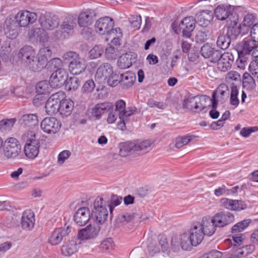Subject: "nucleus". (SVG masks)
Masks as SVG:
<instances>
[{"instance_id": "nucleus-1", "label": "nucleus", "mask_w": 258, "mask_h": 258, "mask_svg": "<svg viewBox=\"0 0 258 258\" xmlns=\"http://www.w3.org/2000/svg\"><path fill=\"white\" fill-rule=\"evenodd\" d=\"M237 16L232 21L231 25L220 30L217 33V46L222 49H227L233 40H235L240 34V26H237Z\"/></svg>"}, {"instance_id": "nucleus-2", "label": "nucleus", "mask_w": 258, "mask_h": 258, "mask_svg": "<svg viewBox=\"0 0 258 258\" xmlns=\"http://www.w3.org/2000/svg\"><path fill=\"white\" fill-rule=\"evenodd\" d=\"M153 142L147 140L142 142H126L119 145V155L122 157L131 156L135 157L149 152Z\"/></svg>"}, {"instance_id": "nucleus-3", "label": "nucleus", "mask_w": 258, "mask_h": 258, "mask_svg": "<svg viewBox=\"0 0 258 258\" xmlns=\"http://www.w3.org/2000/svg\"><path fill=\"white\" fill-rule=\"evenodd\" d=\"M119 76L113 71L112 66L109 63L104 62L97 69L95 79L100 83L106 82L112 87L116 86L120 83Z\"/></svg>"}, {"instance_id": "nucleus-4", "label": "nucleus", "mask_w": 258, "mask_h": 258, "mask_svg": "<svg viewBox=\"0 0 258 258\" xmlns=\"http://www.w3.org/2000/svg\"><path fill=\"white\" fill-rule=\"evenodd\" d=\"M62 58L69 63V70L71 74L78 75L85 70L86 66L85 61L76 52H66L63 54Z\"/></svg>"}, {"instance_id": "nucleus-5", "label": "nucleus", "mask_w": 258, "mask_h": 258, "mask_svg": "<svg viewBox=\"0 0 258 258\" xmlns=\"http://www.w3.org/2000/svg\"><path fill=\"white\" fill-rule=\"evenodd\" d=\"M22 138L26 142L24 149L25 156L29 159L35 158L39 152V139L36 138L35 133L33 131L26 132Z\"/></svg>"}, {"instance_id": "nucleus-6", "label": "nucleus", "mask_w": 258, "mask_h": 258, "mask_svg": "<svg viewBox=\"0 0 258 258\" xmlns=\"http://www.w3.org/2000/svg\"><path fill=\"white\" fill-rule=\"evenodd\" d=\"M76 27V16L69 14L59 25L58 30L56 32L55 37L57 39L67 38L73 34Z\"/></svg>"}, {"instance_id": "nucleus-7", "label": "nucleus", "mask_w": 258, "mask_h": 258, "mask_svg": "<svg viewBox=\"0 0 258 258\" xmlns=\"http://www.w3.org/2000/svg\"><path fill=\"white\" fill-rule=\"evenodd\" d=\"M108 216V212L105 206L103 199L97 197L94 202L91 218L97 224L102 225L107 221Z\"/></svg>"}, {"instance_id": "nucleus-8", "label": "nucleus", "mask_w": 258, "mask_h": 258, "mask_svg": "<svg viewBox=\"0 0 258 258\" xmlns=\"http://www.w3.org/2000/svg\"><path fill=\"white\" fill-rule=\"evenodd\" d=\"M257 47L258 43L255 42V40L249 38H244L241 42L238 43L236 45V50L240 61H245V55H250L251 53V55L254 56Z\"/></svg>"}, {"instance_id": "nucleus-9", "label": "nucleus", "mask_w": 258, "mask_h": 258, "mask_svg": "<svg viewBox=\"0 0 258 258\" xmlns=\"http://www.w3.org/2000/svg\"><path fill=\"white\" fill-rule=\"evenodd\" d=\"M3 150L5 157L14 159L21 153V146L16 138H10L5 142Z\"/></svg>"}, {"instance_id": "nucleus-10", "label": "nucleus", "mask_w": 258, "mask_h": 258, "mask_svg": "<svg viewBox=\"0 0 258 258\" xmlns=\"http://www.w3.org/2000/svg\"><path fill=\"white\" fill-rule=\"evenodd\" d=\"M114 111L118 113L119 121L117 123L118 127L122 131L126 129L125 118H127L134 114L133 110H126V104L123 100H117L115 103Z\"/></svg>"}, {"instance_id": "nucleus-11", "label": "nucleus", "mask_w": 258, "mask_h": 258, "mask_svg": "<svg viewBox=\"0 0 258 258\" xmlns=\"http://www.w3.org/2000/svg\"><path fill=\"white\" fill-rule=\"evenodd\" d=\"M195 21L192 17H185L179 23L177 27L173 25V29L176 34L182 32V36L186 38H190L191 32L195 28Z\"/></svg>"}, {"instance_id": "nucleus-12", "label": "nucleus", "mask_w": 258, "mask_h": 258, "mask_svg": "<svg viewBox=\"0 0 258 258\" xmlns=\"http://www.w3.org/2000/svg\"><path fill=\"white\" fill-rule=\"evenodd\" d=\"M113 26V20L109 17L100 18L95 24L96 32L100 35H111L112 30L114 29Z\"/></svg>"}, {"instance_id": "nucleus-13", "label": "nucleus", "mask_w": 258, "mask_h": 258, "mask_svg": "<svg viewBox=\"0 0 258 258\" xmlns=\"http://www.w3.org/2000/svg\"><path fill=\"white\" fill-rule=\"evenodd\" d=\"M64 227L55 228L51 233L48 238V242L51 245H56L59 244L63 238L68 236L71 232V227L68 225Z\"/></svg>"}, {"instance_id": "nucleus-14", "label": "nucleus", "mask_w": 258, "mask_h": 258, "mask_svg": "<svg viewBox=\"0 0 258 258\" xmlns=\"http://www.w3.org/2000/svg\"><path fill=\"white\" fill-rule=\"evenodd\" d=\"M61 122L55 117H46L40 123L41 130L49 134H55L61 127Z\"/></svg>"}, {"instance_id": "nucleus-15", "label": "nucleus", "mask_w": 258, "mask_h": 258, "mask_svg": "<svg viewBox=\"0 0 258 258\" xmlns=\"http://www.w3.org/2000/svg\"><path fill=\"white\" fill-rule=\"evenodd\" d=\"M68 74L64 69L55 70L50 77V83L53 88H60L67 80Z\"/></svg>"}, {"instance_id": "nucleus-16", "label": "nucleus", "mask_w": 258, "mask_h": 258, "mask_svg": "<svg viewBox=\"0 0 258 258\" xmlns=\"http://www.w3.org/2000/svg\"><path fill=\"white\" fill-rule=\"evenodd\" d=\"M220 52V50L216 49L213 44L209 43H205L200 50L202 56L205 58H209L212 62H216Z\"/></svg>"}, {"instance_id": "nucleus-17", "label": "nucleus", "mask_w": 258, "mask_h": 258, "mask_svg": "<svg viewBox=\"0 0 258 258\" xmlns=\"http://www.w3.org/2000/svg\"><path fill=\"white\" fill-rule=\"evenodd\" d=\"M213 220L218 227H223L234 221V216L229 212L222 211L214 215Z\"/></svg>"}, {"instance_id": "nucleus-18", "label": "nucleus", "mask_w": 258, "mask_h": 258, "mask_svg": "<svg viewBox=\"0 0 258 258\" xmlns=\"http://www.w3.org/2000/svg\"><path fill=\"white\" fill-rule=\"evenodd\" d=\"M216 62H217V68L219 71L226 72L231 69L234 61V56L231 53L226 52L222 54L220 52Z\"/></svg>"}, {"instance_id": "nucleus-19", "label": "nucleus", "mask_w": 258, "mask_h": 258, "mask_svg": "<svg viewBox=\"0 0 258 258\" xmlns=\"http://www.w3.org/2000/svg\"><path fill=\"white\" fill-rule=\"evenodd\" d=\"M60 93H56L51 95L47 100L45 108L46 113L49 115L55 114L59 111Z\"/></svg>"}, {"instance_id": "nucleus-20", "label": "nucleus", "mask_w": 258, "mask_h": 258, "mask_svg": "<svg viewBox=\"0 0 258 258\" xmlns=\"http://www.w3.org/2000/svg\"><path fill=\"white\" fill-rule=\"evenodd\" d=\"M15 18L20 27H26L35 22L37 19V15L35 13L24 11L19 12Z\"/></svg>"}, {"instance_id": "nucleus-21", "label": "nucleus", "mask_w": 258, "mask_h": 258, "mask_svg": "<svg viewBox=\"0 0 258 258\" xmlns=\"http://www.w3.org/2000/svg\"><path fill=\"white\" fill-rule=\"evenodd\" d=\"M19 27L20 26L15 17L6 19L4 29L7 36L11 39L16 38L18 34Z\"/></svg>"}, {"instance_id": "nucleus-22", "label": "nucleus", "mask_w": 258, "mask_h": 258, "mask_svg": "<svg viewBox=\"0 0 258 258\" xmlns=\"http://www.w3.org/2000/svg\"><path fill=\"white\" fill-rule=\"evenodd\" d=\"M216 223L213 220V217L209 216L204 217L200 223H198L200 226L205 235L210 236L214 234L216 228Z\"/></svg>"}, {"instance_id": "nucleus-23", "label": "nucleus", "mask_w": 258, "mask_h": 258, "mask_svg": "<svg viewBox=\"0 0 258 258\" xmlns=\"http://www.w3.org/2000/svg\"><path fill=\"white\" fill-rule=\"evenodd\" d=\"M18 56L22 63L25 66L33 60L36 56V52L32 46L26 45L19 50Z\"/></svg>"}, {"instance_id": "nucleus-24", "label": "nucleus", "mask_w": 258, "mask_h": 258, "mask_svg": "<svg viewBox=\"0 0 258 258\" xmlns=\"http://www.w3.org/2000/svg\"><path fill=\"white\" fill-rule=\"evenodd\" d=\"M137 55L134 52L130 51L120 56L117 61V66L120 69L130 68L136 61Z\"/></svg>"}, {"instance_id": "nucleus-25", "label": "nucleus", "mask_w": 258, "mask_h": 258, "mask_svg": "<svg viewBox=\"0 0 258 258\" xmlns=\"http://www.w3.org/2000/svg\"><path fill=\"white\" fill-rule=\"evenodd\" d=\"M100 230L98 227L90 224L78 231V237L80 240H88L95 238Z\"/></svg>"}, {"instance_id": "nucleus-26", "label": "nucleus", "mask_w": 258, "mask_h": 258, "mask_svg": "<svg viewBox=\"0 0 258 258\" xmlns=\"http://www.w3.org/2000/svg\"><path fill=\"white\" fill-rule=\"evenodd\" d=\"M221 204L225 208L232 211H241L247 208L246 204L241 200L223 198L221 200Z\"/></svg>"}, {"instance_id": "nucleus-27", "label": "nucleus", "mask_w": 258, "mask_h": 258, "mask_svg": "<svg viewBox=\"0 0 258 258\" xmlns=\"http://www.w3.org/2000/svg\"><path fill=\"white\" fill-rule=\"evenodd\" d=\"M80 241L77 238H72L63 243L61 248V253L64 256H70L77 251Z\"/></svg>"}, {"instance_id": "nucleus-28", "label": "nucleus", "mask_w": 258, "mask_h": 258, "mask_svg": "<svg viewBox=\"0 0 258 258\" xmlns=\"http://www.w3.org/2000/svg\"><path fill=\"white\" fill-rule=\"evenodd\" d=\"M39 22L44 30H53L59 25L58 19L55 16L42 15L39 17Z\"/></svg>"}, {"instance_id": "nucleus-29", "label": "nucleus", "mask_w": 258, "mask_h": 258, "mask_svg": "<svg viewBox=\"0 0 258 258\" xmlns=\"http://www.w3.org/2000/svg\"><path fill=\"white\" fill-rule=\"evenodd\" d=\"M90 217V210L88 208L82 207L79 209L74 215V220L76 224L80 226L85 225L89 220Z\"/></svg>"}, {"instance_id": "nucleus-30", "label": "nucleus", "mask_w": 258, "mask_h": 258, "mask_svg": "<svg viewBox=\"0 0 258 258\" xmlns=\"http://www.w3.org/2000/svg\"><path fill=\"white\" fill-rule=\"evenodd\" d=\"M113 107V104L109 102L97 104L92 109V115L96 119H99L103 114L112 110Z\"/></svg>"}, {"instance_id": "nucleus-31", "label": "nucleus", "mask_w": 258, "mask_h": 258, "mask_svg": "<svg viewBox=\"0 0 258 258\" xmlns=\"http://www.w3.org/2000/svg\"><path fill=\"white\" fill-rule=\"evenodd\" d=\"M19 123L23 127L33 128L38 124V115L35 113L24 114L19 119Z\"/></svg>"}, {"instance_id": "nucleus-32", "label": "nucleus", "mask_w": 258, "mask_h": 258, "mask_svg": "<svg viewBox=\"0 0 258 258\" xmlns=\"http://www.w3.org/2000/svg\"><path fill=\"white\" fill-rule=\"evenodd\" d=\"M214 14L217 19L223 21L228 18L231 19L232 10L231 6L220 5L215 9Z\"/></svg>"}, {"instance_id": "nucleus-33", "label": "nucleus", "mask_w": 258, "mask_h": 258, "mask_svg": "<svg viewBox=\"0 0 258 258\" xmlns=\"http://www.w3.org/2000/svg\"><path fill=\"white\" fill-rule=\"evenodd\" d=\"M217 94L219 95L220 101H223L225 96L228 97L229 94V90L228 87L224 85H220L215 91H214L212 94V106L214 108H217L218 102L219 100L217 99Z\"/></svg>"}, {"instance_id": "nucleus-34", "label": "nucleus", "mask_w": 258, "mask_h": 258, "mask_svg": "<svg viewBox=\"0 0 258 258\" xmlns=\"http://www.w3.org/2000/svg\"><path fill=\"white\" fill-rule=\"evenodd\" d=\"M34 214L31 210L25 211L21 217V226L23 229L30 230L35 225Z\"/></svg>"}, {"instance_id": "nucleus-35", "label": "nucleus", "mask_w": 258, "mask_h": 258, "mask_svg": "<svg viewBox=\"0 0 258 258\" xmlns=\"http://www.w3.org/2000/svg\"><path fill=\"white\" fill-rule=\"evenodd\" d=\"M188 235L191 239L192 246H196L202 241L205 234L197 223L191 227Z\"/></svg>"}, {"instance_id": "nucleus-36", "label": "nucleus", "mask_w": 258, "mask_h": 258, "mask_svg": "<svg viewBox=\"0 0 258 258\" xmlns=\"http://www.w3.org/2000/svg\"><path fill=\"white\" fill-rule=\"evenodd\" d=\"M197 23L202 27H207L213 19V13L209 10H203L196 15Z\"/></svg>"}, {"instance_id": "nucleus-37", "label": "nucleus", "mask_w": 258, "mask_h": 258, "mask_svg": "<svg viewBox=\"0 0 258 258\" xmlns=\"http://www.w3.org/2000/svg\"><path fill=\"white\" fill-rule=\"evenodd\" d=\"M120 82L124 89H127L132 87L136 79L135 74L132 72H126L119 76Z\"/></svg>"}, {"instance_id": "nucleus-38", "label": "nucleus", "mask_w": 258, "mask_h": 258, "mask_svg": "<svg viewBox=\"0 0 258 258\" xmlns=\"http://www.w3.org/2000/svg\"><path fill=\"white\" fill-rule=\"evenodd\" d=\"M59 113L62 116L67 117L70 115L74 108V102L70 99H60Z\"/></svg>"}, {"instance_id": "nucleus-39", "label": "nucleus", "mask_w": 258, "mask_h": 258, "mask_svg": "<svg viewBox=\"0 0 258 258\" xmlns=\"http://www.w3.org/2000/svg\"><path fill=\"white\" fill-rule=\"evenodd\" d=\"M92 17L91 13L88 11L80 13L78 17V25L81 27H85L92 23Z\"/></svg>"}, {"instance_id": "nucleus-40", "label": "nucleus", "mask_w": 258, "mask_h": 258, "mask_svg": "<svg viewBox=\"0 0 258 258\" xmlns=\"http://www.w3.org/2000/svg\"><path fill=\"white\" fill-rule=\"evenodd\" d=\"M37 56H36L33 60L30 61L29 63L25 66L28 67L30 70L33 72H40L45 67V64H44Z\"/></svg>"}, {"instance_id": "nucleus-41", "label": "nucleus", "mask_w": 258, "mask_h": 258, "mask_svg": "<svg viewBox=\"0 0 258 258\" xmlns=\"http://www.w3.org/2000/svg\"><path fill=\"white\" fill-rule=\"evenodd\" d=\"M53 88L50 83V81H42L38 83L36 86V90L38 94H45L49 93L51 88Z\"/></svg>"}, {"instance_id": "nucleus-42", "label": "nucleus", "mask_w": 258, "mask_h": 258, "mask_svg": "<svg viewBox=\"0 0 258 258\" xmlns=\"http://www.w3.org/2000/svg\"><path fill=\"white\" fill-rule=\"evenodd\" d=\"M251 220L249 219H245L233 225L231 228V233H236L244 230L250 224Z\"/></svg>"}, {"instance_id": "nucleus-43", "label": "nucleus", "mask_w": 258, "mask_h": 258, "mask_svg": "<svg viewBox=\"0 0 258 258\" xmlns=\"http://www.w3.org/2000/svg\"><path fill=\"white\" fill-rule=\"evenodd\" d=\"M81 81L76 77H71L65 83L66 88L68 91H75L80 85Z\"/></svg>"}, {"instance_id": "nucleus-44", "label": "nucleus", "mask_w": 258, "mask_h": 258, "mask_svg": "<svg viewBox=\"0 0 258 258\" xmlns=\"http://www.w3.org/2000/svg\"><path fill=\"white\" fill-rule=\"evenodd\" d=\"M255 16L252 14H246L243 19L241 24L238 26H240V32L244 28H246V31L248 30L249 28L253 25L255 20Z\"/></svg>"}, {"instance_id": "nucleus-45", "label": "nucleus", "mask_w": 258, "mask_h": 258, "mask_svg": "<svg viewBox=\"0 0 258 258\" xmlns=\"http://www.w3.org/2000/svg\"><path fill=\"white\" fill-rule=\"evenodd\" d=\"M242 84L243 87L247 90H253L256 87L254 79L248 73L244 74Z\"/></svg>"}, {"instance_id": "nucleus-46", "label": "nucleus", "mask_w": 258, "mask_h": 258, "mask_svg": "<svg viewBox=\"0 0 258 258\" xmlns=\"http://www.w3.org/2000/svg\"><path fill=\"white\" fill-rule=\"evenodd\" d=\"M122 201V198L117 195H113L111 196L110 202L108 205L110 212V218L112 219L113 217V212L115 207L120 205Z\"/></svg>"}, {"instance_id": "nucleus-47", "label": "nucleus", "mask_w": 258, "mask_h": 258, "mask_svg": "<svg viewBox=\"0 0 258 258\" xmlns=\"http://www.w3.org/2000/svg\"><path fill=\"white\" fill-rule=\"evenodd\" d=\"M112 35L113 38L111 42V44L112 46L114 45L115 47H118L120 45L121 38L122 37V34L121 32V30L119 28H116L112 30Z\"/></svg>"}, {"instance_id": "nucleus-48", "label": "nucleus", "mask_w": 258, "mask_h": 258, "mask_svg": "<svg viewBox=\"0 0 258 258\" xmlns=\"http://www.w3.org/2000/svg\"><path fill=\"white\" fill-rule=\"evenodd\" d=\"M179 242L181 248L183 250H188L192 245L191 239L187 233H183L180 235Z\"/></svg>"}, {"instance_id": "nucleus-49", "label": "nucleus", "mask_w": 258, "mask_h": 258, "mask_svg": "<svg viewBox=\"0 0 258 258\" xmlns=\"http://www.w3.org/2000/svg\"><path fill=\"white\" fill-rule=\"evenodd\" d=\"M119 49L112 45H108L106 49L105 55L107 59L113 60L116 59Z\"/></svg>"}, {"instance_id": "nucleus-50", "label": "nucleus", "mask_w": 258, "mask_h": 258, "mask_svg": "<svg viewBox=\"0 0 258 258\" xmlns=\"http://www.w3.org/2000/svg\"><path fill=\"white\" fill-rule=\"evenodd\" d=\"M198 96H188L184 99L183 103V107L187 109L196 110V105H197Z\"/></svg>"}, {"instance_id": "nucleus-51", "label": "nucleus", "mask_w": 258, "mask_h": 258, "mask_svg": "<svg viewBox=\"0 0 258 258\" xmlns=\"http://www.w3.org/2000/svg\"><path fill=\"white\" fill-rule=\"evenodd\" d=\"M51 51L48 47H43L40 49L37 57L46 65L48 59L51 56Z\"/></svg>"}, {"instance_id": "nucleus-52", "label": "nucleus", "mask_w": 258, "mask_h": 258, "mask_svg": "<svg viewBox=\"0 0 258 258\" xmlns=\"http://www.w3.org/2000/svg\"><path fill=\"white\" fill-rule=\"evenodd\" d=\"M47 69H49L51 70L56 69H63V62L61 59L59 58H54L49 60L47 63H46V66Z\"/></svg>"}, {"instance_id": "nucleus-53", "label": "nucleus", "mask_w": 258, "mask_h": 258, "mask_svg": "<svg viewBox=\"0 0 258 258\" xmlns=\"http://www.w3.org/2000/svg\"><path fill=\"white\" fill-rule=\"evenodd\" d=\"M238 95V90L236 86L231 87L230 102L232 105L237 106L239 103L237 96Z\"/></svg>"}, {"instance_id": "nucleus-54", "label": "nucleus", "mask_w": 258, "mask_h": 258, "mask_svg": "<svg viewBox=\"0 0 258 258\" xmlns=\"http://www.w3.org/2000/svg\"><path fill=\"white\" fill-rule=\"evenodd\" d=\"M135 217L134 214L127 213H122L118 216L117 222L121 225H123L131 221Z\"/></svg>"}, {"instance_id": "nucleus-55", "label": "nucleus", "mask_w": 258, "mask_h": 258, "mask_svg": "<svg viewBox=\"0 0 258 258\" xmlns=\"http://www.w3.org/2000/svg\"><path fill=\"white\" fill-rule=\"evenodd\" d=\"M255 249V246L253 244L246 245L242 246L237 250L238 255L246 256L252 253Z\"/></svg>"}, {"instance_id": "nucleus-56", "label": "nucleus", "mask_w": 258, "mask_h": 258, "mask_svg": "<svg viewBox=\"0 0 258 258\" xmlns=\"http://www.w3.org/2000/svg\"><path fill=\"white\" fill-rule=\"evenodd\" d=\"M104 52V49L100 46L96 45L89 51V57L95 59L100 57Z\"/></svg>"}, {"instance_id": "nucleus-57", "label": "nucleus", "mask_w": 258, "mask_h": 258, "mask_svg": "<svg viewBox=\"0 0 258 258\" xmlns=\"http://www.w3.org/2000/svg\"><path fill=\"white\" fill-rule=\"evenodd\" d=\"M16 121V118L6 119L0 121V130H7L11 128Z\"/></svg>"}, {"instance_id": "nucleus-58", "label": "nucleus", "mask_w": 258, "mask_h": 258, "mask_svg": "<svg viewBox=\"0 0 258 258\" xmlns=\"http://www.w3.org/2000/svg\"><path fill=\"white\" fill-rule=\"evenodd\" d=\"M100 249L102 251L110 250L113 248V241L111 238H108L104 240L100 245Z\"/></svg>"}, {"instance_id": "nucleus-59", "label": "nucleus", "mask_w": 258, "mask_h": 258, "mask_svg": "<svg viewBox=\"0 0 258 258\" xmlns=\"http://www.w3.org/2000/svg\"><path fill=\"white\" fill-rule=\"evenodd\" d=\"M95 84L93 80L87 81L82 88V91L84 93H89L92 92L94 89Z\"/></svg>"}, {"instance_id": "nucleus-60", "label": "nucleus", "mask_w": 258, "mask_h": 258, "mask_svg": "<svg viewBox=\"0 0 258 258\" xmlns=\"http://www.w3.org/2000/svg\"><path fill=\"white\" fill-rule=\"evenodd\" d=\"M199 101L202 102L204 110H207L212 106V99L207 95L200 96ZM205 110V111H206Z\"/></svg>"}, {"instance_id": "nucleus-61", "label": "nucleus", "mask_w": 258, "mask_h": 258, "mask_svg": "<svg viewBox=\"0 0 258 258\" xmlns=\"http://www.w3.org/2000/svg\"><path fill=\"white\" fill-rule=\"evenodd\" d=\"M41 32H43V29L42 28H35L31 29L28 35L30 39H33L36 41H38V38L41 35Z\"/></svg>"}, {"instance_id": "nucleus-62", "label": "nucleus", "mask_w": 258, "mask_h": 258, "mask_svg": "<svg viewBox=\"0 0 258 258\" xmlns=\"http://www.w3.org/2000/svg\"><path fill=\"white\" fill-rule=\"evenodd\" d=\"M147 104L150 107H156L160 109H164L167 107V104L162 102H158L151 98L148 100Z\"/></svg>"}, {"instance_id": "nucleus-63", "label": "nucleus", "mask_w": 258, "mask_h": 258, "mask_svg": "<svg viewBox=\"0 0 258 258\" xmlns=\"http://www.w3.org/2000/svg\"><path fill=\"white\" fill-rule=\"evenodd\" d=\"M258 131V126L243 127L240 131V134L243 137L247 138L253 133Z\"/></svg>"}, {"instance_id": "nucleus-64", "label": "nucleus", "mask_w": 258, "mask_h": 258, "mask_svg": "<svg viewBox=\"0 0 258 258\" xmlns=\"http://www.w3.org/2000/svg\"><path fill=\"white\" fill-rule=\"evenodd\" d=\"M222 256V252L217 250H213L199 258H221Z\"/></svg>"}]
</instances>
